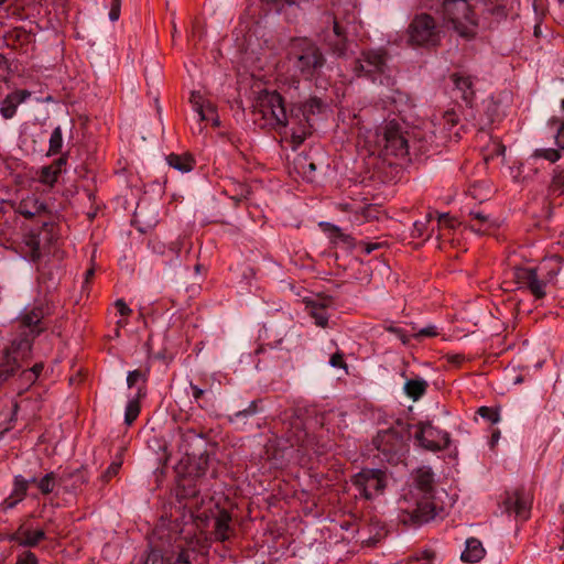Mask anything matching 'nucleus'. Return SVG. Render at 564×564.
<instances>
[{
    "label": "nucleus",
    "mask_w": 564,
    "mask_h": 564,
    "mask_svg": "<svg viewBox=\"0 0 564 564\" xmlns=\"http://www.w3.org/2000/svg\"><path fill=\"white\" fill-rule=\"evenodd\" d=\"M390 56L384 48L365 50L355 59L352 72L358 78H365L384 86L395 84L389 65Z\"/></svg>",
    "instance_id": "nucleus-5"
},
{
    "label": "nucleus",
    "mask_w": 564,
    "mask_h": 564,
    "mask_svg": "<svg viewBox=\"0 0 564 564\" xmlns=\"http://www.w3.org/2000/svg\"><path fill=\"white\" fill-rule=\"evenodd\" d=\"M438 224L444 225L448 228H454L456 220L454 217H451L449 214H437Z\"/></svg>",
    "instance_id": "nucleus-46"
},
{
    "label": "nucleus",
    "mask_w": 564,
    "mask_h": 564,
    "mask_svg": "<svg viewBox=\"0 0 564 564\" xmlns=\"http://www.w3.org/2000/svg\"><path fill=\"white\" fill-rule=\"evenodd\" d=\"M477 414L480 415L482 419H487L492 424L498 423L500 420L498 408H489L484 405L478 408Z\"/></svg>",
    "instance_id": "nucleus-37"
},
{
    "label": "nucleus",
    "mask_w": 564,
    "mask_h": 564,
    "mask_svg": "<svg viewBox=\"0 0 564 564\" xmlns=\"http://www.w3.org/2000/svg\"><path fill=\"white\" fill-rule=\"evenodd\" d=\"M30 481L31 482H36L37 488L44 495L51 494L54 490L55 485H56L55 476H54L53 473L46 474L40 480H36L35 478H32V479H30Z\"/></svg>",
    "instance_id": "nucleus-33"
},
{
    "label": "nucleus",
    "mask_w": 564,
    "mask_h": 564,
    "mask_svg": "<svg viewBox=\"0 0 564 564\" xmlns=\"http://www.w3.org/2000/svg\"><path fill=\"white\" fill-rule=\"evenodd\" d=\"M254 115H259L275 129H284L288 118L282 97L276 91H262L253 105Z\"/></svg>",
    "instance_id": "nucleus-8"
},
{
    "label": "nucleus",
    "mask_w": 564,
    "mask_h": 564,
    "mask_svg": "<svg viewBox=\"0 0 564 564\" xmlns=\"http://www.w3.org/2000/svg\"><path fill=\"white\" fill-rule=\"evenodd\" d=\"M61 144L62 143H58V142L51 143V148L47 151V154L50 155V154L56 153L58 151V149L61 148Z\"/></svg>",
    "instance_id": "nucleus-64"
},
{
    "label": "nucleus",
    "mask_w": 564,
    "mask_h": 564,
    "mask_svg": "<svg viewBox=\"0 0 564 564\" xmlns=\"http://www.w3.org/2000/svg\"><path fill=\"white\" fill-rule=\"evenodd\" d=\"M140 391H141V389L138 388L135 397L132 398L127 404L126 412H124V422L127 425H131L135 421V419L138 417V415L140 413V403H139Z\"/></svg>",
    "instance_id": "nucleus-32"
},
{
    "label": "nucleus",
    "mask_w": 564,
    "mask_h": 564,
    "mask_svg": "<svg viewBox=\"0 0 564 564\" xmlns=\"http://www.w3.org/2000/svg\"><path fill=\"white\" fill-rule=\"evenodd\" d=\"M351 484L359 490L360 495L370 500V489L382 492L386 488V473L381 469L365 468L351 477Z\"/></svg>",
    "instance_id": "nucleus-12"
},
{
    "label": "nucleus",
    "mask_w": 564,
    "mask_h": 564,
    "mask_svg": "<svg viewBox=\"0 0 564 564\" xmlns=\"http://www.w3.org/2000/svg\"><path fill=\"white\" fill-rule=\"evenodd\" d=\"M17 564H37L36 557L33 553H26L17 562Z\"/></svg>",
    "instance_id": "nucleus-51"
},
{
    "label": "nucleus",
    "mask_w": 564,
    "mask_h": 564,
    "mask_svg": "<svg viewBox=\"0 0 564 564\" xmlns=\"http://www.w3.org/2000/svg\"><path fill=\"white\" fill-rule=\"evenodd\" d=\"M549 189L552 193L564 194V170L554 172Z\"/></svg>",
    "instance_id": "nucleus-36"
},
{
    "label": "nucleus",
    "mask_w": 564,
    "mask_h": 564,
    "mask_svg": "<svg viewBox=\"0 0 564 564\" xmlns=\"http://www.w3.org/2000/svg\"><path fill=\"white\" fill-rule=\"evenodd\" d=\"M191 388L193 390V397L195 398L196 401H198L199 399H202L205 394V391L200 388H198L197 386L191 383Z\"/></svg>",
    "instance_id": "nucleus-56"
},
{
    "label": "nucleus",
    "mask_w": 564,
    "mask_h": 564,
    "mask_svg": "<svg viewBox=\"0 0 564 564\" xmlns=\"http://www.w3.org/2000/svg\"><path fill=\"white\" fill-rule=\"evenodd\" d=\"M303 303L305 304V308L308 311L310 315L315 319V324L323 328L327 327L328 315L326 310L333 305L334 299L328 295L318 296L317 300L305 297Z\"/></svg>",
    "instance_id": "nucleus-19"
},
{
    "label": "nucleus",
    "mask_w": 564,
    "mask_h": 564,
    "mask_svg": "<svg viewBox=\"0 0 564 564\" xmlns=\"http://www.w3.org/2000/svg\"><path fill=\"white\" fill-rule=\"evenodd\" d=\"M141 375L138 370L130 371L127 377L128 387L131 388L134 383H137Z\"/></svg>",
    "instance_id": "nucleus-52"
},
{
    "label": "nucleus",
    "mask_w": 564,
    "mask_h": 564,
    "mask_svg": "<svg viewBox=\"0 0 564 564\" xmlns=\"http://www.w3.org/2000/svg\"><path fill=\"white\" fill-rule=\"evenodd\" d=\"M189 101L193 109L198 115L200 121L212 122V129L216 130L219 126L215 108L213 105H205L203 95L199 91H192Z\"/></svg>",
    "instance_id": "nucleus-21"
},
{
    "label": "nucleus",
    "mask_w": 564,
    "mask_h": 564,
    "mask_svg": "<svg viewBox=\"0 0 564 564\" xmlns=\"http://www.w3.org/2000/svg\"><path fill=\"white\" fill-rule=\"evenodd\" d=\"M540 267H543L542 270H539L540 273V276L543 278V280L545 281V284H550V283H554L557 274L560 273V270H561V267L558 263H555L554 265H552L550 269H547V264L546 263H542Z\"/></svg>",
    "instance_id": "nucleus-35"
},
{
    "label": "nucleus",
    "mask_w": 564,
    "mask_h": 564,
    "mask_svg": "<svg viewBox=\"0 0 564 564\" xmlns=\"http://www.w3.org/2000/svg\"><path fill=\"white\" fill-rule=\"evenodd\" d=\"M31 352V343L24 338L13 343L6 351L4 360L0 365V375H9L19 368L26 360Z\"/></svg>",
    "instance_id": "nucleus-15"
},
{
    "label": "nucleus",
    "mask_w": 564,
    "mask_h": 564,
    "mask_svg": "<svg viewBox=\"0 0 564 564\" xmlns=\"http://www.w3.org/2000/svg\"><path fill=\"white\" fill-rule=\"evenodd\" d=\"M120 466H121V463H120V462H113V463H111V464H110V466H109V467L107 468V470L105 471V474H104V476H102V477H104L106 480H108V479L112 478L113 476H116V475H117V473H118V470H119Z\"/></svg>",
    "instance_id": "nucleus-47"
},
{
    "label": "nucleus",
    "mask_w": 564,
    "mask_h": 564,
    "mask_svg": "<svg viewBox=\"0 0 564 564\" xmlns=\"http://www.w3.org/2000/svg\"><path fill=\"white\" fill-rule=\"evenodd\" d=\"M290 56L295 69L305 79H312L324 67L326 62L317 44L306 37L292 41Z\"/></svg>",
    "instance_id": "nucleus-7"
},
{
    "label": "nucleus",
    "mask_w": 564,
    "mask_h": 564,
    "mask_svg": "<svg viewBox=\"0 0 564 564\" xmlns=\"http://www.w3.org/2000/svg\"><path fill=\"white\" fill-rule=\"evenodd\" d=\"M330 365L333 367H338V368H344L346 369L347 368V365L344 360V355L341 352H335L332 357H330V360H329Z\"/></svg>",
    "instance_id": "nucleus-45"
},
{
    "label": "nucleus",
    "mask_w": 564,
    "mask_h": 564,
    "mask_svg": "<svg viewBox=\"0 0 564 564\" xmlns=\"http://www.w3.org/2000/svg\"><path fill=\"white\" fill-rule=\"evenodd\" d=\"M411 427L410 423L398 419L392 426L378 431L371 443L382 462L398 465L405 459L409 453Z\"/></svg>",
    "instance_id": "nucleus-3"
},
{
    "label": "nucleus",
    "mask_w": 564,
    "mask_h": 564,
    "mask_svg": "<svg viewBox=\"0 0 564 564\" xmlns=\"http://www.w3.org/2000/svg\"><path fill=\"white\" fill-rule=\"evenodd\" d=\"M451 78L455 85L456 90L460 93V98L467 105H470L475 98V90L470 77L453 74Z\"/></svg>",
    "instance_id": "nucleus-26"
},
{
    "label": "nucleus",
    "mask_w": 564,
    "mask_h": 564,
    "mask_svg": "<svg viewBox=\"0 0 564 564\" xmlns=\"http://www.w3.org/2000/svg\"><path fill=\"white\" fill-rule=\"evenodd\" d=\"M166 162L171 167L182 173L191 172L196 164V160L191 152L171 153L166 156Z\"/></svg>",
    "instance_id": "nucleus-22"
},
{
    "label": "nucleus",
    "mask_w": 564,
    "mask_h": 564,
    "mask_svg": "<svg viewBox=\"0 0 564 564\" xmlns=\"http://www.w3.org/2000/svg\"><path fill=\"white\" fill-rule=\"evenodd\" d=\"M209 466V455L206 451L196 455L186 453L174 467L177 475V486L183 498H195L199 495V479L205 476Z\"/></svg>",
    "instance_id": "nucleus-6"
},
{
    "label": "nucleus",
    "mask_w": 564,
    "mask_h": 564,
    "mask_svg": "<svg viewBox=\"0 0 564 564\" xmlns=\"http://www.w3.org/2000/svg\"><path fill=\"white\" fill-rule=\"evenodd\" d=\"M502 506L508 514L514 513L517 517L524 520L529 517L530 505L524 497L523 488L507 491L502 500Z\"/></svg>",
    "instance_id": "nucleus-18"
},
{
    "label": "nucleus",
    "mask_w": 564,
    "mask_h": 564,
    "mask_svg": "<svg viewBox=\"0 0 564 564\" xmlns=\"http://www.w3.org/2000/svg\"><path fill=\"white\" fill-rule=\"evenodd\" d=\"M156 447L152 448L150 445L148 446L149 451L145 453V463L152 469L156 481L159 482L161 478L165 475V468L169 460V454L166 452V443L165 441H158Z\"/></svg>",
    "instance_id": "nucleus-17"
},
{
    "label": "nucleus",
    "mask_w": 564,
    "mask_h": 564,
    "mask_svg": "<svg viewBox=\"0 0 564 564\" xmlns=\"http://www.w3.org/2000/svg\"><path fill=\"white\" fill-rule=\"evenodd\" d=\"M328 104L318 97H310L300 107V111L305 118V124L300 123L299 128H292L293 141H304L306 138L313 137L314 120L316 115H324L328 111Z\"/></svg>",
    "instance_id": "nucleus-10"
},
{
    "label": "nucleus",
    "mask_w": 564,
    "mask_h": 564,
    "mask_svg": "<svg viewBox=\"0 0 564 564\" xmlns=\"http://www.w3.org/2000/svg\"><path fill=\"white\" fill-rule=\"evenodd\" d=\"M435 557V552L432 551V550H424L422 552V555H421V558H424V560H427V561H431Z\"/></svg>",
    "instance_id": "nucleus-62"
},
{
    "label": "nucleus",
    "mask_w": 564,
    "mask_h": 564,
    "mask_svg": "<svg viewBox=\"0 0 564 564\" xmlns=\"http://www.w3.org/2000/svg\"><path fill=\"white\" fill-rule=\"evenodd\" d=\"M44 538L45 532L41 529H20L18 532V540L20 544L25 546H35Z\"/></svg>",
    "instance_id": "nucleus-29"
},
{
    "label": "nucleus",
    "mask_w": 564,
    "mask_h": 564,
    "mask_svg": "<svg viewBox=\"0 0 564 564\" xmlns=\"http://www.w3.org/2000/svg\"><path fill=\"white\" fill-rule=\"evenodd\" d=\"M362 149L369 152V164L390 178L411 162L409 143H364Z\"/></svg>",
    "instance_id": "nucleus-4"
},
{
    "label": "nucleus",
    "mask_w": 564,
    "mask_h": 564,
    "mask_svg": "<svg viewBox=\"0 0 564 564\" xmlns=\"http://www.w3.org/2000/svg\"><path fill=\"white\" fill-rule=\"evenodd\" d=\"M384 141H408V132L403 131V123L400 120L392 119L386 122L381 129Z\"/></svg>",
    "instance_id": "nucleus-25"
},
{
    "label": "nucleus",
    "mask_w": 564,
    "mask_h": 564,
    "mask_svg": "<svg viewBox=\"0 0 564 564\" xmlns=\"http://www.w3.org/2000/svg\"><path fill=\"white\" fill-rule=\"evenodd\" d=\"M543 267L538 268H516L514 280L521 288H527L530 293L536 299L541 300L545 297V281L539 274V270Z\"/></svg>",
    "instance_id": "nucleus-14"
},
{
    "label": "nucleus",
    "mask_w": 564,
    "mask_h": 564,
    "mask_svg": "<svg viewBox=\"0 0 564 564\" xmlns=\"http://www.w3.org/2000/svg\"><path fill=\"white\" fill-rule=\"evenodd\" d=\"M416 427L417 431L414 438L421 447L427 451L438 452L449 446V434L434 427L431 422H419Z\"/></svg>",
    "instance_id": "nucleus-11"
},
{
    "label": "nucleus",
    "mask_w": 564,
    "mask_h": 564,
    "mask_svg": "<svg viewBox=\"0 0 564 564\" xmlns=\"http://www.w3.org/2000/svg\"><path fill=\"white\" fill-rule=\"evenodd\" d=\"M260 400H253L247 409H243V410H240V411H237L235 413V416L236 417H240V416H248V415H252V414H256L258 412V403H259Z\"/></svg>",
    "instance_id": "nucleus-41"
},
{
    "label": "nucleus",
    "mask_w": 564,
    "mask_h": 564,
    "mask_svg": "<svg viewBox=\"0 0 564 564\" xmlns=\"http://www.w3.org/2000/svg\"><path fill=\"white\" fill-rule=\"evenodd\" d=\"M380 209L375 205H368L362 208L361 215L367 221L379 219Z\"/></svg>",
    "instance_id": "nucleus-39"
},
{
    "label": "nucleus",
    "mask_w": 564,
    "mask_h": 564,
    "mask_svg": "<svg viewBox=\"0 0 564 564\" xmlns=\"http://www.w3.org/2000/svg\"><path fill=\"white\" fill-rule=\"evenodd\" d=\"M549 123L556 131L554 135L555 140L557 141L558 139H564V122L553 118Z\"/></svg>",
    "instance_id": "nucleus-42"
},
{
    "label": "nucleus",
    "mask_w": 564,
    "mask_h": 564,
    "mask_svg": "<svg viewBox=\"0 0 564 564\" xmlns=\"http://www.w3.org/2000/svg\"><path fill=\"white\" fill-rule=\"evenodd\" d=\"M470 229L477 234L486 235L489 234L494 228V224L489 220L488 215L480 212H470Z\"/></svg>",
    "instance_id": "nucleus-27"
},
{
    "label": "nucleus",
    "mask_w": 564,
    "mask_h": 564,
    "mask_svg": "<svg viewBox=\"0 0 564 564\" xmlns=\"http://www.w3.org/2000/svg\"><path fill=\"white\" fill-rule=\"evenodd\" d=\"M446 359L449 364H453L456 367H459L465 361L466 358L462 354H455V355H447Z\"/></svg>",
    "instance_id": "nucleus-49"
},
{
    "label": "nucleus",
    "mask_w": 564,
    "mask_h": 564,
    "mask_svg": "<svg viewBox=\"0 0 564 564\" xmlns=\"http://www.w3.org/2000/svg\"><path fill=\"white\" fill-rule=\"evenodd\" d=\"M161 564H163V562H161ZM173 564H192L189 558V552L187 550H182Z\"/></svg>",
    "instance_id": "nucleus-48"
},
{
    "label": "nucleus",
    "mask_w": 564,
    "mask_h": 564,
    "mask_svg": "<svg viewBox=\"0 0 564 564\" xmlns=\"http://www.w3.org/2000/svg\"><path fill=\"white\" fill-rule=\"evenodd\" d=\"M214 525L212 536L216 542H227L236 536V529L232 524L231 512L217 506L216 513L213 514Z\"/></svg>",
    "instance_id": "nucleus-16"
},
{
    "label": "nucleus",
    "mask_w": 564,
    "mask_h": 564,
    "mask_svg": "<svg viewBox=\"0 0 564 564\" xmlns=\"http://www.w3.org/2000/svg\"><path fill=\"white\" fill-rule=\"evenodd\" d=\"M30 480L24 479L21 476H17L14 479V488L11 497L6 500L7 508H13L19 501H21L28 490V485Z\"/></svg>",
    "instance_id": "nucleus-30"
},
{
    "label": "nucleus",
    "mask_w": 564,
    "mask_h": 564,
    "mask_svg": "<svg viewBox=\"0 0 564 564\" xmlns=\"http://www.w3.org/2000/svg\"><path fill=\"white\" fill-rule=\"evenodd\" d=\"M66 164V158L61 156L52 165L44 166L41 169L39 181L52 187L56 182L62 172V167Z\"/></svg>",
    "instance_id": "nucleus-24"
},
{
    "label": "nucleus",
    "mask_w": 564,
    "mask_h": 564,
    "mask_svg": "<svg viewBox=\"0 0 564 564\" xmlns=\"http://www.w3.org/2000/svg\"><path fill=\"white\" fill-rule=\"evenodd\" d=\"M32 93L26 89H17L8 94L0 102V113L4 119H11L15 116L18 107L29 100Z\"/></svg>",
    "instance_id": "nucleus-20"
},
{
    "label": "nucleus",
    "mask_w": 564,
    "mask_h": 564,
    "mask_svg": "<svg viewBox=\"0 0 564 564\" xmlns=\"http://www.w3.org/2000/svg\"><path fill=\"white\" fill-rule=\"evenodd\" d=\"M319 227L322 228V230L324 232L329 234L330 241L333 243H336L337 240H340L345 245H347L349 247H354V245H355L354 237H351L350 235L344 234L339 227H337L330 223H326V221L319 223Z\"/></svg>",
    "instance_id": "nucleus-28"
},
{
    "label": "nucleus",
    "mask_w": 564,
    "mask_h": 564,
    "mask_svg": "<svg viewBox=\"0 0 564 564\" xmlns=\"http://www.w3.org/2000/svg\"><path fill=\"white\" fill-rule=\"evenodd\" d=\"M297 164L304 173L306 172V166L308 167L310 171H315V169H316V165L313 162H310L306 164V158H303L302 160H300Z\"/></svg>",
    "instance_id": "nucleus-55"
},
{
    "label": "nucleus",
    "mask_w": 564,
    "mask_h": 564,
    "mask_svg": "<svg viewBox=\"0 0 564 564\" xmlns=\"http://www.w3.org/2000/svg\"><path fill=\"white\" fill-rule=\"evenodd\" d=\"M43 366L41 364L33 366L28 371H24L23 375L26 377L29 381H34L39 375L41 373Z\"/></svg>",
    "instance_id": "nucleus-44"
},
{
    "label": "nucleus",
    "mask_w": 564,
    "mask_h": 564,
    "mask_svg": "<svg viewBox=\"0 0 564 564\" xmlns=\"http://www.w3.org/2000/svg\"><path fill=\"white\" fill-rule=\"evenodd\" d=\"M267 2H272V3H275L278 6H281L279 8V10H281V8L284 6V4H288V6H292L295 3V0H265Z\"/></svg>",
    "instance_id": "nucleus-61"
},
{
    "label": "nucleus",
    "mask_w": 564,
    "mask_h": 564,
    "mask_svg": "<svg viewBox=\"0 0 564 564\" xmlns=\"http://www.w3.org/2000/svg\"><path fill=\"white\" fill-rule=\"evenodd\" d=\"M120 4H121V0H109V6H110L109 19H110V21L115 22L119 19Z\"/></svg>",
    "instance_id": "nucleus-40"
},
{
    "label": "nucleus",
    "mask_w": 564,
    "mask_h": 564,
    "mask_svg": "<svg viewBox=\"0 0 564 564\" xmlns=\"http://www.w3.org/2000/svg\"><path fill=\"white\" fill-rule=\"evenodd\" d=\"M434 475L430 468H420L415 476V486L423 494L421 499H415L413 506H404L408 497L400 502L399 521L404 525H421L435 518V505L433 502Z\"/></svg>",
    "instance_id": "nucleus-2"
},
{
    "label": "nucleus",
    "mask_w": 564,
    "mask_h": 564,
    "mask_svg": "<svg viewBox=\"0 0 564 564\" xmlns=\"http://www.w3.org/2000/svg\"><path fill=\"white\" fill-rule=\"evenodd\" d=\"M324 22L328 24V26L321 32L323 42L338 57L345 56L347 53V42L344 29L332 14H326Z\"/></svg>",
    "instance_id": "nucleus-13"
},
{
    "label": "nucleus",
    "mask_w": 564,
    "mask_h": 564,
    "mask_svg": "<svg viewBox=\"0 0 564 564\" xmlns=\"http://www.w3.org/2000/svg\"><path fill=\"white\" fill-rule=\"evenodd\" d=\"M31 246V257L34 259L39 257L37 249H39V242L35 239H32L30 242Z\"/></svg>",
    "instance_id": "nucleus-60"
},
{
    "label": "nucleus",
    "mask_w": 564,
    "mask_h": 564,
    "mask_svg": "<svg viewBox=\"0 0 564 564\" xmlns=\"http://www.w3.org/2000/svg\"><path fill=\"white\" fill-rule=\"evenodd\" d=\"M534 159H543L550 163H555L561 158V150L558 149H536L532 153Z\"/></svg>",
    "instance_id": "nucleus-34"
},
{
    "label": "nucleus",
    "mask_w": 564,
    "mask_h": 564,
    "mask_svg": "<svg viewBox=\"0 0 564 564\" xmlns=\"http://www.w3.org/2000/svg\"><path fill=\"white\" fill-rule=\"evenodd\" d=\"M427 383L424 380H409L404 386L405 393L414 401L419 400L425 392Z\"/></svg>",
    "instance_id": "nucleus-31"
},
{
    "label": "nucleus",
    "mask_w": 564,
    "mask_h": 564,
    "mask_svg": "<svg viewBox=\"0 0 564 564\" xmlns=\"http://www.w3.org/2000/svg\"><path fill=\"white\" fill-rule=\"evenodd\" d=\"M486 551L481 542L476 538H469L466 541V547L460 555V560L465 563H477L484 558Z\"/></svg>",
    "instance_id": "nucleus-23"
},
{
    "label": "nucleus",
    "mask_w": 564,
    "mask_h": 564,
    "mask_svg": "<svg viewBox=\"0 0 564 564\" xmlns=\"http://www.w3.org/2000/svg\"><path fill=\"white\" fill-rule=\"evenodd\" d=\"M492 151L487 152V149L482 150L484 160L488 162L489 159H492L495 155H503L506 151V147L503 143H492Z\"/></svg>",
    "instance_id": "nucleus-38"
},
{
    "label": "nucleus",
    "mask_w": 564,
    "mask_h": 564,
    "mask_svg": "<svg viewBox=\"0 0 564 564\" xmlns=\"http://www.w3.org/2000/svg\"><path fill=\"white\" fill-rule=\"evenodd\" d=\"M438 333L435 326H427L420 329L416 334L413 335L414 338L419 339L421 337H435Z\"/></svg>",
    "instance_id": "nucleus-43"
},
{
    "label": "nucleus",
    "mask_w": 564,
    "mask_h": 564,
    "mask_svg": "<svg viewBox=\"0 0 564 564\" xmlns=\"http://www.w3.org/2000/svg\"><path fill=\"white\" fill-rule=\"evenodd\" d=\"M508 0H443L440 13L446 28L459 36L471 39L476 35L479 14L477 9L482 6L497 20L507 17Z\"/></svg>",
    "instance_id": "nucleus-1"
},
{
    "label": "nucleus",
    "mask_w": 564,
    "mask_h": 564,
    "mask_svg": "<svg viewBox=\"0 0 564 564\" xmlns=\"http://www.w3.org/2000/svg\"><path fill=\"white\" fill-rule=\"evenodd\" d=\"M116 307L121 316L128 315L131 312L128 305L121 300L116 302Z\"/></svg>",
    "instance_id": "nucleus-54"
},
{
    "label": "nucleus",
    "mask_w": 564,
    "mask_h": 564,
    "mask_svg": "<svg viewBox=\"0 0 564 564\" xmlns=\"http://www.w3.org/2000/svg\"><path fill=\"white\" fill-rule=\"evenodd\" d=\"M408 35L412 44L434 46L441 40V30L431 14L420 13L410 22Z\"/></svg>",
    "instance_id": "nucleus-9"
},
{
    "label": "nucleus",
    "mask_w": 564,
    "mask_h": 564,
    "mask_svg": "<svg viewBox=\"0 0 564 564\" xmlns=\"http://www.w3.org/2000/svg\"><path fill=\"white\" fill-rule=\"evenodd\" d=\"M364 250L367 254L371 253L383 246L381 242H362Z\"/></svg>",
    "instance_id": "nucleus-53"
},
{
    "label": "nucleus",
    "mask_w": 564,
    "mask_h": 564,
    "mask_svg": "<svg viewBox=\"0 0 564 564\" xmlns=\"http://www.w3.org/2000/svg\"><path fill=\"white\" fill-rule=\"evenodd\" d=\"M24 321H25V324H26L28 328H30V332H33L32 324H35L37 322V316H35L34 321L30 316H25Z\"/></svg>",
    "instance_id": "nucleus-63"
},
{
    "label": "nucleus",
    "mask_w": 564,
    "mask_h": 564,
    "mask_svg": "<svg viewBox=\"0 0 564 564\" xmlns=\"http://www.w3.org/2000/svg\"><path fill=\"white\" fill-rule=\"evenodd\" d=\"M19 210L22 215L26 216V217H31L34 215V212L30 210L29 208H26V202H22L20 204V207H19Z\"/></svg>",
    "instance_id": "nucleus-59"
},
{
    "label": "nucleus",
    "mask_w": 564,
    "mask_h": 564,
    "mask_svg": "<svg viewBox=\"0 0 564 564\" xmlns=\"http://www.w3.org/2000/svg\"><path fill=\"white\" fill-rule=\"evenodd\" d=\"M63 135L59 127L54 128L48 141H62Z\"/></svg>",
    "instance_id": "nucleus-57"
},
{
    "label": "nucleus",
    "mask_w": 564,
    "mask_h": 564,
    "mask_svg": "<svg viewBox=\"0 0 564 564\" xmlns=\"http://www.w3.org/2000/svg\"><path fill=\"white\" fill-rule=\"evenodd\" d=\"M444 120L446 124L455 126L458 121V116L454 110H447L444 113Z\"/></svg>",
    "instance_id": "nucleus-50"
},
{
    "label": "nucleus",
    "mask_w": 564,
    "mask_h": 564,
    "mask_svg": "<svg viewBox=\"0 0 564 564\" xmlns=\"http://www.w3.org/2000/svg\"><path fill=\"white\" fill-rule=\"evenodd\" d=\"M389 330L397 334L403 344H408L409 343V338L402 333V330L398 327H389Z\"/></svg>",
    "instance_id": "nucleus-58"
}]
</instances>
